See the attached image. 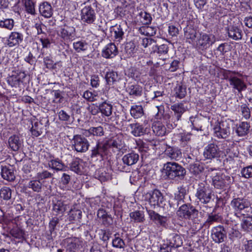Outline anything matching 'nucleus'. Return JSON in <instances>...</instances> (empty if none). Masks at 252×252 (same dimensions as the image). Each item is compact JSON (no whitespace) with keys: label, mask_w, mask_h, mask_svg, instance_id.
<instances>
[{"label":"nucleus","mask_w":252,"mask_h":252,"mask_svg":"<svg viewBox=\"0 0 252 252\" xmlns=\"http://www.w3.org/2000/svg\"><path fill=\"white\" fill-rule=\"evenodd\" d=\"M1 175L3 179L8 181H13L15 179L13 168L11 166H2Z\"/></svg>","instance_id":"412c9836"},{"label":"nucleus","mask_w":252,"mask_h":252,"mask_svg":"<svg viewBox=\"0 0 252 252\" xmlns=\"http://www.w3.org/2000/svg\"><path fill=\"white\" fill-rule=\"evenodd\" d=\"M10 234L14 238L20 239L24 237L25 233L22 229L17 226H15L10 230Z\"/></svg>","instance_id":"de8ad7c7"},{"label":"nucleus","mask_w":252,"mask_h":252,"mask_svg":"<svg viewBox=\"0 0 252 252\" xmlns=\"http://www.w3.org/2000/svg\"><path fill=\"white\" fill-rule=\"evenodd\" d=\"M39 10L41 16H52V7L47 2H44L40 4Z\"/></svg>","instance_id":"72a5a7b5"},{"label":"nucleus","mask_w":252,"mask_h":252,"mask_svg":"<svg viewBox=\"0 0 252 252\" xmlns=\"http://www.w3.org/2000/svg\"><path fill=\"white\" fill-rule=\"evenodd\" d=\"M23 39L22 34L18 32H12L9 36L7 40V45L9 47H13L19 44Z\"/></svg>","instance_id":"6ab92c4d"},{"label":"nucleus","mask_w":252,"mask_h":252,"mask_svg":"<svg viewBox=\"0 0 252 252\" xmlns=\"http://www.w3.org/2000/svg\"><path fill=\"white\" fill-rule=\"evenodd\" d=\"M146 198L148 199L150 205L153 208L159 207L164 208L167 201L164 198L162 193L158 189L148 192L146 194Z\"/></svg>","instance_id":"7ed1b4c3"},{"label":"nucleus","mask_w":252,"mask_h":252,"mask_svg":"<svg viewBox=\"0 0 252 252\" xmlns=\"http://www.w3.org/2000/svg\"><path fill=\"white\" fill-rule=\"evenodd\" d=\"M64 242L67 244V248L70 252L77 249L81 243L79 238L77 237L67 238L64 240Z\"/></svg>","instance_id":"cd10ccee"},{"label":"nucleus","mask_w":252,"mask_h":252,"mask_svg":"<svg viewBox=\"0 0 252 252\" xmlns=\"http://www.w3.org/2000/svg\"><path fill=\"white\" fill-rule=\"evenodd\" d=\"M22 144V140L17 135H13L8 139L9 147L14 151H18L21 148Z\"/></svg>","instance_id":"f3484780"},{"label":"nucleus","mask_w":252,"mask_h":252,"mask_svg":"<svg viewBox=\"0 0 252 252\" xmlns=\"http://www.w3.org/2000/svg\"><path fill=\"white\" fill-rule=\"evenodd\" d=\"M26 77L24 72H20L17 74H13L8 77L7 82L12 87H19Z\"/></svg>","instance_id":"4468645a"},{"label":"nucleus","mask_w":252,"mask_h":252,"mask_svg":"<svg viewBox=\"0 0 252 252\" xmlns=\"http://www.w3.org/2000/svg\"><path fill=\"white\" fill-rule=\"evenodd\" d=\"M171 109L174 112V115L169 118V125L172 128L177 125V122L180 119L182 115L186 111V108L182 103L175 104L171 106Z\"/></svg>","instance_id":"39448f33"},{"label":"nucleus","mask_w":252,"mask_h":252,"mask_svg":"<svg viewBox=\"0 0 252 252\" xmlns=\"http://www.w3.org/2000/svg\"><path fill=\"white\" fill-rule=\"evenodd\" d=\"M154 132L158 136H163L165 133V127L161 123H157L152 126Z\"/></svg>","instance_id":"58836bf2"},{"label":"nucleus","mask_w":252,"mask_h":252,"mask_svg":"<svg viewBox=\"0 0 252 252\" xmlns=\"http://www.w3.org/2000/svg\"><path fill=\"white\" fill-rule=\"evenodd\" d=\"M130 113L134 119H138L144 114L143 107L141 105H133L131 107Z\"/></svg>","instance_id":"7c9ffc66"},{"label":"nucleus","mask_w":252,"mask_h":252,"mask_svg":"<svg viewBox=\"0 0 252 252\" xmlns=\"http://www.w3.org/2000/svg\"><path fill=\"white\" fill-rule=\"evenodd\" d=\"M175 91L176 96L180 98H184L187 93L186 88L181 85L177 86L175 89Z\"/></svg>","instance_id":"bf43d9fd"},{"label":"nucleus","mask_w":252,"mask_h":252,"mask_svg":"<svg viewBox=\"0 0 252 252\" xmlns=\"http://www.w3.org/2000/svg\"><path fill=\"white\" fill-rule=\"evenodd\" d=\"M28 187L34 191L39 192L41 189L42 184L39 181H31L29 182Z\"/></svg>","instance_id":"4d7b16f0"},{"label":"nucleus","mask_w":252,"mask_h":252,"mask_svg":"<svg viewBox=\"0 0 252 252\" xmlns=\"http://www.w3.org/2000/svg\"><path fill=\"white\" fill-rule=\"evenodd\" d=\"M140 43L145 49L144 51L150 53L156 52L157 49V42L151 38H144L140 40Z\"/></svg>","instance_id":"2eb2a0df"},{"label":"nucleus","mask_w":252,"mask_h":252,"mask_svg":"<svg viewBox=\"0 0 252 252\" xmlns=\"http://www.w3.org/2000/svg\"><path fill=\"white\" fill-rule=\"evenodd\" d=\"M130 120L125 122L123 124V128L124 130L130 132L133 136L138 137L146 133V129L139 123H129Z\"/></svg>","instance_id":"6e6552de"},{"label":"nucleus","mask_w":252,"mask_h":252,"mask_svg":"<svg viewBox=\"0 0 252 252\" xmlns=\"http://www.w3.org/2000/svg\"><path fill=\"white\" fill-rule=\"evenodd\" d=\"M45 126L41 122H35L31 128L32 134L36 137L40 135L46 130Z\"/></svg>","instance_id":"c85d7f7f"},{"label":"nucleus","mask_w":252,"mask_h":252,"mask_svg":"<svg viewBox=\"0 0 252 252\" xmlns=\"http://www.w3.org/2000/svg\"><path fill=\"white\" fill-rule=\"evenodd\" d=\"M214 41L213 36L204 34L197 40L196 45L199 49L203 50L209 48Z\"/></svg>","instance_id":"9b49d317"},{"label":"nucleus","mask_w":252,"mask_h":252,"mask_svg":"<svg viewBox=\"0 0 252 252\" xmlns=\"http://www.w3.org/2000/svg\"><path fill=\"white\" fill-rule=\"evenodd\" d=\"M196 197L203 204L208 203L212 198L211 192L204 183L198 184L196 189Z\"/></svg>","instance_id":"20e7f679"},{"label":"nucleus","mask_w":252,"mask_h":252,"mask_svg":"<svg viewBox=\"0 0 252 252\" xmlns=\"http://www.w3.org/2000/svg\"><path fill=\"white\" fill-rule=\"evenodd\" d=\"M241 174L243 177L249 178L252 177V166H248L242 169Z\"/></svg>","instance_id":"e2e57ef3"},{"label":"nucleus","mask_w":252,"mask_h":252,"mask_svg":"<svg viewBox=\"0 0 252 252\" xmlns=\"http://www.w3.org/2000/svg\"><path fill=\"white\" fill-rule=\"evenodd\" d=\"M81 160L79 158H76L73 159L70 164V169L76 173L79 174L81 173L80 161Z\"/></svg>","instance_id":"09e8293b"},{"label":"nucleus","mask_w":252,"mask_h":252,"mask_svg":"<svg viewBox=\"0 0 252 252\" xmlns=\"http://www.w3.org/2000/svg\"><path fill=\"white\" fill-rule=\"evenodd\" d=\"M118 53L117 48L113 43L108 44L102 52V56L105 58H112Z\"/></svg>","instance_id":"dca6fc26"},{"label":"nucleus","mask_w":252,"mask_h":252,"mask_svg":"<svg viewBox=\"0 0 252 252\" xmlns=\"http://www.w3.org/2000/svg\"><path fill=\"white\" fill-rule=\"evenodd\" d=\"M0 26L11 30L14 26V21L12 19H6L0 21Z\"/></svg>","instance_id":"13d9d810"},{"label":"nucleus","mask_w":252,"mask_h":252,"mask_svg":"<svg viewBox=\"0 0 252 252\" xmlns=\"http://www.w3.org/2000/svg\"><path fill=\"white\" fill-rule=\"evenodd\" d=\"M82 16H94V10L90 6H85L81 10Z\"/></svg>","instance_id":"338daca9"},{"label":"nucleus","mask_w":252,"mask_h":252,"mask_svg":"<svg viewBox=\"0 0 252 252\" xmlns=\"http://www.w3.org/2000/svg\"><path fill=\"white\" fill-rule=\"evenodd\" d=\"M69 220H79L82 217V212L78 209H71L68 214Z\"/></svg>","instance_id":"37998d69"},{"label":"nucleus","mask_w":252,"mask_h":252,"mask_svg":"<svg viewBox=\"0 0 252 252\" xmlns=\"http://www.w3.org/2000/svg\"><path fill=\"white\" fill-rule=\"evenodd\" d=\"M73 47L78 52L85 51L87 48V43L82 41H77L73 43Z\"/></svg>","instance_id":"6e6d98bb"},{"label":"nucleus","mask_w":252,"mask_h":252,"mask_svg":"<svg viewBox=\"0 0 252 252\" xmlns=\"http://www.w3.org/2000/svg\"><path fill=\"white\" fill-rule=\"evenodd\" d=\"M73 141V146L77 152L84 153L88 150L90 145L85 137L80 135H76L74 136Z\"/></svg>","instance_id":"1a4fd4ad"},{"label":"nucleus","mask_w":252,"mask_h":252,"mask_svg":"<svg viewBox=\"0 0 252 252\" xmlns=\"http://www.w3.org/2000/svg\"><path fill=\"white\" fill-rule=\"evenodd\" d=\"M75 35V30L73 27H67L62 29L61 32V36L64 40H72Z\"/></svg>","instance_id":"5701e85b"},{"label":"nucleus","mask_w":252,"mask_h":252,"mask_svg":"<svg viewBox=\"0 0 252 252\" xmlns=\"http://www.w3.org/2000/svg\"><path fill=\"white\" fill-rule=\"evenodd\" d=\"M186 194V190L184 188L180 187L179 188V194L175 196V198L173 199V201L176 204L173 205V207L175 208L178 206L179 201L182 200Z\"/></svg>","instance_id":"49530a36"},{"label":"nucleus","mask_w":252,"mask_h":252,"mask_svg":"<svg viewBox=\"0 0 252 252\" xmlns=\"http://www.w3.org/2000/svg\"><path fill=\"white\" fill-rule=\"evenodd\" d=\"M112 246L117 248L124 249L125 246V243L122 239L119 237H116L113 240Z\"/></svg>","instance_id":"680f3d73"},{"label":"nucleus","mask_w":252,"mask_h":252,"mask_svg":"<svg viewBox=\"0 0 252 252\" xmlns=\"http://www.w3.org/2000/svg\"><path fill=\"white\" fill-rule=\"evenodd\" d=\"M228 35L230 38L237 40L242 39V31L236 26H231L228 28Z\"/></svg>","instance_id":"bb28decb"},{"label":"nucleus","mask_w":252,"mask_h":252,"mask_svg":"<svg viewBox=\"0 0 252 252\" xmlns=\"http://www.w3.org/2000/svg\"><path fill=\"white\" fill-rule=\"evenodd\" d=\"M105 79L108 85L113 84L114 82L119 80L118 74L116 72L110 71L107 72Z\"/></svg>","instance_id":"79ce46f5"},{"label":"nucleus","mask_w":252,"mask_h":252,"mask_svg":"<svg viewBox=\"0 0 252 252\" xmlns=\"http://www.w3.org/2000/svg\"><path fill=\"white\" fill-rule=\"evenodd\" d=\"M49 167L57 171L63 170L64 165L59 159L51 160L48 163Z\"/></svg>","instance_id":"e433bc0d"},{"label":"nucleus","mask_w":252,"mask_h":252,"mask_svg":"<svg viewBox=\"0 0 252 252\" xmlns=\"http://www.w3.org/2000/svg\"><path fill=\"white\" fill-rule=\"evenodd\" d=\"M189 170L191 173L197 175L203 171L204 168L199 163L196 162L190 164Z\"/></svg>","instance_id":"a19ab883"},{"label":"nucleus","mask_w":252,"mask_h":252,"mask_svg":"<svg viewBox=\"0 0 252 252\" xmlns=\"http://www.w3.org/2000/svg\"><path fill=\"white\" fill-rule=\"evenodd\" d=\"M177 214L179 217L187 219L192 216H197L198 211L193 206L183 204L179 208Z\"/></svg>","instance_id":"9d476101"},{"label":"nucleus","mask_w":252,"mask_h":252,"mask_svg":"<svg viewBox=\"0 0 252 252\" xmlns=\"http://www.w3.org/2000/svg\"><path fill=\"white\" fill-rule=\"evenodd\" d=\"M235 75L242 76L238 72L226 70L224 74V79L229 81L233 89L237 90L239 93H241L247 89V85L244 80L235 76Z\"/></svg>","instance_id":"f03ea898"},{"label":"nucleus","mask_w":252,"mask_h":252,"mask_svg":"<svg viewBox=\"0 0 252 252\" xmlns=\"http://www.w3.org/2000/svg\"><path fill=\"white\" fill-rule=\"evenodd\" d=\"M226 231L224 228L220 225L215 227L212 230V238L216 243H220L224 241L226 237Z\"/></svg>","instance_id":"f8f14e48"},{"label":"nucleus","mask_w":252,"mask_h":252,"mask_svg":"<svg viewBox=\"0 0 252 252\" xmlns=\"http://www.w3.org/2000/svg\"><path fill=\"white\" fill-rule=\"evenodd\" d=\"M11 189L9 188L4 187L0 190V197L4 200H9L11 198Z\"/></svg>","instance_id":"8fccbe9b"},{"label":"nucleus","mask_w":252,"mask_h":252,"mask_svg":"<svg viewBox=\"0 0 252 252\" xmlns=\"http://www.w3.org/2000/svg\"><path fill=\"white\" fill-rule=\"evenodd\" d=\"M142 88L136 84L128 83L126 88V91L130 95L139 96L142 94Z\"/></svg>","instance_id":"4be33fe9"},{"label":"nucleus","mask_w":252,"mask_h":252,"mask_svg":"<svg viewBox=\"0 0 252 252\" xmlns=\"http://www.w3.org/2000/svg\"><path fill=\"white\" fill-rule=\"evenodd\" d=\"M139 31L142 34L147 36H152L156 33L155 29L149 26H142Z\"/></svg>","instance_id":"864d4df0"},{"label":"nucleus","mask_w":252,"mask_h":252,"mask_svg":"<svg viewBox=\"0 0 252 252\" xmlns=\"http://www.w3.org/2000/svg\"><path fill=\"white\" fill-rule=\"evenodd\" d=\"M240 111L243 117L246 120L249 119L251 117V111L247 104H244L240 106Z\"/></svg>","instance_id":"052dcab7"},{"label":"nucleus","mask_w":252,"mask_h":252,"mask_svg":"<svg viewBox=\"0 0 252 252\" xmlns=\"http://www.w3.org/2000/svg\"><path fill=\"white\" fill-rule=\"evenodd\" d=\"M109 144L111 147L115 148L118 150L122 149L124 145L122 135H117L115 137H113V138L111 140Z\"/></svg>","instance_id":"c756f323"},{"label":"nucleus","mask_w":252,"mask_h":252,"mask_svg":"<svg viewBox=\"0 0 252 252\" xmlns=\"http://www.w3.org/2000/svg\"><path fill=\"white\" fill-rule=\"evenodd\" d=\"M139 156L138 154L134 152L125 155L122 158V161L124 164L127 166H131L137 162Z\"/></svg>","instance_id":"a211bd4d"},{"label":"nucleus","mask_w":252,"mask_h":252,"mask_svg":"<svg viewBox=\"0 0 252 252\" xmlns=\"http://www.w3.org/2000/svg\"><path fill=\"white\" fill-rule=\"evenodd\" d=\"M162 172L170 179H174L176 177L182 179L185 176L186 172L184 168L174 162H167L164 164Z\"/></svg>","instance_id":"f257e3e1"},{"label":"nucleus","mask_w":252,"mask_h":252,"mask_svg":"<svg viewBox=\"0 0 252 252\" xmlns=\"http://www.w3.org/2000/svg\"><path fill=\"white\" fill-rule=\"evenodd\" d=\"M165 153L171 159H176L179 157L178 153L175 152L171 147L168 148L165 150Z\"/></svg>","instance_id":"774afa93"},{"label":"nucleus","mask_w":252,"mask_h":252,"mask_svg":"<svg viewBox=\"0 0 252 252\" xmlns=\"http://www.w3.org/2000/svg\"><path fill=\"white\" fill-rule=\"evenodd\" d=\"M53 174L47 170H43L42 172H38L37 174V178L39 180L51 178Z\"/></svg>","instance_id":"0e129e2a"},{"label":"nucleus","mask_w":252,"mask_h":252,"mask_svg":"<svg viewBox=\"0 0 252 252\" xmlns=\"http://www.w3.org/2000/svg\"><path fill=\"white\" fill-rule=\"evenodd\" d=\"M214 130L215 135L219 138L225 139L230 134L229 124L226 121L217 122Z\"/></svg>","instance_id":"0eeeda50"},{"label":"nucleus","mask_w":252,"mask_h":252,"mask_svg":"<svg viewBox=\"0 0 252 252\" xmlns=\"http://www.w3.org/2000/svg\"><path fill=\"white\" fill-rule=\"evenodd\" d=\"M231 205L235 211V215L238 216V214L244 215L245 210L250 209V203L248 199L237 198L232 200Z\"/></svg>","instance_id":"423d86ee"},{"label":"nucleus","mask_w":252,"mask_h":252,"mask_svg":"<svg viewBox=\"0 0 252 252\" xmlns=\"http://www.w3.org/2000/svg\"><path fill=\"white\" fill-rule=\"evenodd\" d=\"M53 210L58 214L63 213L66 210V205L63 201L58 200L54 205Z\"/></svg>","instance_id":"a18cd8bd"},{"label":"nucleus","mask_w":252,"mask_h":252,"mask_svg":"<svg viewBox=\"0 0 252 252\" xmlns=\"http://www.w3.org/2000/svg\"><path fill=\"white\" fill-rule=\"evenodd\" d=\"M220 150L218 146L214 143L208 144L204 152V157L208 159H212L220 156Z\"/></svg>","instance_id":"ddd939ff"},{"label":"nucleus","mask_w":252,"mask_h":252,"mask_svg":"<svg viewBox=\"0 0 252 252\" xmlns=\"http://www.w3.org/2000/svg\"><path fill=\"white\" fill-rule=\"evenodd\" d=\"M129 216L135 222H142L145 220L143 213L140 211H136L130 213Z\"/></svg>","instance_id":"ea45409f"},{"label":"nucleus","mask_w":252,"mask_h":252,"mask_svg":"<svg viewBox=\"0 0 252 252\" xmlns=\"http://www.w3.org/2000/svg\"><path fill=\"white\" fill-rule=\"evenodd\" d=\"M156 52L159 54V56H161L160 60L164 61L166 60L167 54L168 52V47L167 44H163L158 45L157 44V49Z\"/></svg>","instance_id":"f704fd0d"},{"label":"nucleus","mask_w":252,"mask_h":252,"mask_svg":"<svg viewBox=\"0 0 252 252\" xmlns=\"http://www.w3.org/2000/svg\"><path fill=\"white\" fill-rule=\"evenodd\" d=\"M107 144L97 142L96 145L92 150L91 157H95L97 156H101L107 150Z\"/></svg>","instance_id":"b1692460"},{"label":"nucleus","mask_w":252,"mask_h":252,"mask_svg":"<svg viewBox=\"0 0 252 252\" xmlns=\"http://www.w3.org/2000/svg\"><path fill=\"white\" fill-rule=\"evenodd\" d=\"M196 32L191 28H187L185 31V37L189 43L193 42L196 37Z\"/></svg>","instance_id":"4c0bfd02"},{"label":"nucleus","mask_w":252,"mask_h":252,"mask_svg":"<svg viewBox=\"0 0 252 252\" xmlns=\"http://www.w3.org/2000/svg\"><path fill=\"white\" fill-rule=\"evenodd\" d=\"M97 216L101 220L102 224L105 226H109L113 223V219L111 215H108L103 209H98Z\"/></svg>","instance_id":"aec40b11"},{"label":"nucleus","mask_w":252,"mask_h":252,"mask_svg":"<svg viewBox=\"0 0 252 252\" xmlns=\"http://www.w3.org/2000/svg\"><path fill=\"white\" fill-rule=\"evenodd\" d=\"M24 4L27 12L30 14H34L35 9L33 2L31 0H21Z\"/></svg>","instance_id":"c03bdc74"},{"label":"nucleus","mask_w":252,"mask_h":252,"mask_svg":"<svg viewBox=\"0 0 252 252\" xmlns=\"http://www.w3.org/2000/svg\"><path fill=\"white\" fill-rule=\"evenodd\" d=\"M221 220V217L216 214L211 213L205 221V223L208 225L212 224L214 222H219Z\"/></svg>","instance_id":"603ef678"},{"label":"nucleus","mask_w":252,"mask_h":252,"mask_svg":"<svg viewBox=\"0 0 252 252\" xmlns=\"http://www.w3.org/2000/svg\"><path fill=\"white\" fill-rule=\"evenodd\" d=\"M99 109L101 113L105 116L108 117L112 114V106L105 102L99 105Z\"/></svg>","instance_id":"c9c22d12"},{"label":"nucleus","mask_w":252,"mask_h":252,"mask_svg":"<svg viewBox=\"0 0 252 252\" xmlns=\"http://www.w3.org/2000/svg\"><path fill=\"white\" fill-rule=\"evenodd\" d=\"M192 126L194 129L199 131H203L205 126V120L204 119L199 118H194L193 120H191Z\"/></svg>","instance_id":"473e14b6"},{"label":"nucleus","mask_w":252,"mask_h":252,"mask_svg":"<svg viewBox=\"0 0 252 252\" xmlns=\"http://www.w3.org/2000/svg\"><path fill=\"white\" fill-rule=\"evenodd\" d=\"M88 132L90 134L96 136H101L104 135L103 128L101 126L91 127Z\"/></svg>","instance_id":"5fc2aeb1"},{"label":"nucleus","mask_w":252,"mask_h":252,"mask_svg":"<svg viewBox=\"0 0 252 252\" xmlns=\"http://www.w3.org/2000/svg\"><path fill=\"white\" fill-rule=\"evenodd\" d=\"M242 229L247 232L252 230V216H244L241 224Z\"/></svg>","instance_id":"2f4dec72"},{"label":"nucleus","mask_w":252,"mask_h":252,"mask_svg":"<svg viewBox=\"0 0 252 252\" xmlns=\"http://www.w3.org/2000/svg\"><path fill=\"white\" fill-rule=\"evenodd\" d=\"M250 128L249 123L243 122L236 126V133L239 136H245L248 134Z\"/></svg>","instance_id":"393cba45"},{"label":"nucleus","mask_w":252,"mask_h":252,"mask_svg":"<svg viewBox=\"0 0 252 252\" xmlns=\"http://www.w3.org/2000/svg\"><path fill=\"white\" fill-rule=\"evenodd\" d=\"M59 222V219L56 217L53 218L50 220L49 222V231L51 235H52L53 233H55L54 232L55 229V227Z\"/></svg>","instance_id":"69168bd1"},{"label":"nucleus","mask_w":252,"mask_h":252,"mask_svg":"<svg viewBox=\"0 0 252 252\" xmlns=\"http://www.w3.org/2000/svg\"><path fill=\"white\" fill-rule=\"evenodd\" d=\"M213 184L215 188L221 189L225 186L226 182L221 177L216 176L213 178Z\"/></svg>","instance_id":"3c124183"},{"label":"nucleus","mask_w":252,"mask_h":252,"mask_svg":"<svg viewBox=\"0 0 252 252\" xmlns=\"http://www.w3.org/2000/svg\"><path fill=\"white\" fill-rule=\"evenodd\" d=\"M149 215L151 219L156 221L158 224L163 227H166V218L163 216L159 215L158 214L156 213L154 211H150Z\"/></svg>","instance_id":"a878e982"}]
</instances>
